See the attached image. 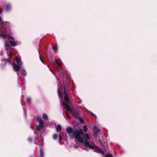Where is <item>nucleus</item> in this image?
<instances>
[{
	"instance_id": "obj_43",
	"label": "nucleus",
	"mask_w": 157,
	"mask_h": 157,
	"mask_svg": "<svg viewBox=\"0 0 157 157\" xmlns=\"http://www.w3.org/2000/svg\"><path fill=\"white\" fill-rule=\"evenodd\" d=\"M31 128L32 129H33V127H31Z\"/></svg>"
},
{
	"instance_id": "obj_28",
	"label": "nucleus",
	"mask_w": 157,
	"mask_h": 157,
	"mask_svg": "<svg viewBox=\"0 0 157 157\" xmlns=\"http://www.w3.org/2000/svg\"><path fill=\"white\" fill-rule=\"evenodd\" d=\"M53 138L54 140H56L58 138V135L57 134H54Z\"/></svg>"
},
{
	"instance_id": "obj_20",
	"label": "nucleus",
	"mask_w": 157,
	"mask_h": 157,
	"mask_svg": "<svg viewBox=\"0 0 157 157\" xmlns=\"http://www.w3.org/2000/svg\"><path fill=\"white\" fill-rule=\"evenodd\" d=\"M43 118L45 120H47L48 119V117L47 115L45 113H44L43 114Z\"/></svg>"
},
{
	"instance_id": "obj_19",
	"label": "nucleus",
	"mask_w": 157,
	"mask_h": 157,
	"mask_svg": "<svg viewBox=\"0 0 157 157\" xmlns=\"http://www.w3.org/2000/svg\"><path fill=\"white\" fill-rule=\"evenodd\" d=\"M43 128L42 126L38 125L36 126V129L37 131H40L42 130Z\"/></svg>"
},
{
	"instance_id": "obj_13",
	"label": "nucleus",
	"mask_w": 157,
	"mask_h": 157,
	"mask_svg": "<svg viewBox=\"0 0 157 157\" xmlns=\"http://www.w3.org/2000/svg\"><path fill=\"white\" fill-rule=\"evenodd\" d=\"M16 60L17 63V64H19L20 65H22V62L21 61V60L20 59H19L18 58L16 57Z\"/></svg>"
},
{
	"instance_id": "obj_38",
	"label": "nucleus",
	"mask_w": 157,
	"mask_h": 157,
	"mask_svg": "<svg viewBox=\"0 0 157 157\" xmlns=\"http://www.w3.org/2000/svg\"><path fill=\"white\" fill-rule=\"evenodd\" d=\"M90 114H91V116H94L95 115H94V114L93 113H92V112H90Z\"/></svg>"
},
{
	"instance_id": "obj_24",
	"label": "nucleus",
	"mask_w": 157,
	"mask_h": 157,
	"mask_svg": "<svg viewBox=\"0 0 157 157\" xmlns=\"http://www.w3.org/2000/svg\"><path fill=\"white\" fill-rule=\"evenodd\" d=\"M26 101L27 102L30 103H31V99L30 98L27 97L26 98Z\"/></svg>"
},
{
	"instance_id": "obj_27",
	"label": "nucleus",
	"mask_w": 157,
	"mask_h": 157,
	"mask_svg": "<svg viewBox=\"0 0 157 157\" xmlns=\"http://www.w3.org/2000/svg\"><path fill=\"white\" fill-rule=\"evenodd\" d=\"M40 59L41 61L44 64H45V62H44V60L43 59L42 57L40 56H39Z\"/></svg>"
},
{
	"instance_id": "obj_15",
	"label": "nucleus",
	"mask_w": 157,
	"mask_h": 157,
	"mask_svg": "<svg viewBox=\"0 0 157 157\" xmlns=\"http://www.w3.org/2000/svg\"><path fill=\"white\" fill-rule=\"evenodd\" d=\"M34 142L36 144H38L39 143V137L36 136L34 139Z\"/></svg>"
},
{
	"instance_id": "obj_23",
	"label": "nucleus",
	"mask_w": 157,
	"mask_h": 157,
	"mask_svg": "<svg viewBox=\"0 0 157 157\" xmlns=\"http://www.w3.org/2000/svg\"><path fill=\"white\" fill-rule=\"evenodd\" d=\"M5 45L6 47L5 49L6 50L9 49L10 47V46L9 44L7 42H6Z\"/></svg>"
},
{
	"instance_id": "obj_22",
	"label": "nucleus",
	"mask_w": 157,
	"mask_h": 157,
	"mask_svg": "<svg viewBox=\"0 0 157 157\" xmlns=\"http://www.w3.org/2000/svg\"><path fill=\"white\" fill-rule=\"evenodd\" d=\"M52 49L54 51H56L57 50V47L56 45H54L52 46Z\"/></svg>"
},
{
	"instance_id": "obj_2",
	"label": "nucleus",
	"mask_w": 157,
	"mask_h": 157,
	"mask_svg": "<svg viewBox=\"0 0 157 157\" xmlns=\"http://www.w3.org/2000/svg\"><path fill=\"white\" fill-rule=\"evenodd\" d=\"M66 79V82L65 83V84L64 86V100L67 103H69L70 101L69 97L68 95V93L70 91L69 86L70 84L69 82L67 81V79H69V77L67 76Z\"/></svg>"
},
{
	"instance_id": "obj_39",
	"label": "nucleus",
	"mask_w": 157,
	"mask_h": 157,
	"mask_svg": "<svg viewBox=\"0 0 157 157\" xmlns=\"http://www.w3.org/2000/svg\"><path fill=\"white\" fill-rule=\"evenodd\" d=\"M34 133L36 134L37 135V136L38 134L37 132H36V131H35L34 132Z\"/></svg>"
},
{
	"instance_id": "obj_6",
	"label": "nucleus",
	"mask_w": 157,
	"mask_h": 157,
	"mask_svg": "<svg viewBox=\"0 0 157 157\" xmlns=\"http://www.w3.org/2000/svg\"><path fill=\"white\" fill-rule=\"evenodd\" d=\"M84 144L85 146H88L89 148L92 149H93L95 147V146H94L93 145L90 144V143L86 140H85Z\"/></svg>"
},
{
	"instance_id": "obj_17",
	"label": "nucleus",
	"mask_w": 157,
	"mask_h": 157,
	"mask_svg": "<svg viewBox=\"0 0 157 157\" xmlns=\"http://www.w3.org/2000/svg\"><path fill=\"white\" fill-rule=\"evenodd\" d=\"M39 125L40 126H42V127H44V122L42 121V120H40V121H39Z\"/></svg>"
},
{
	"instance_id": "obj_8",
	"label": "nucleus",
	"mask_w": 157,
	"mask_h": 157,
	"mask_svg": "<svg viewBox=\"0 0 157 157\" xmlns=\"http://www.w3.org/2000/svg\"><path fill=\"white\" fill-rule=\"evenodd\" d=\"M6 24V23L3 22L1 17L0 16V25L1 26V27L5 29L6 27L5 25Z\"/></svg>"
},
{
	"instance_id": "obj_31",
	"label": "nucleus",
	"mask_w": 157,
	"mask_h": 157,
	"mask_svg": "<svg viewBox=\"0 0 157 157\" xmlns=\"http://www.w3.org/2000/svg\"><path fill=\"white\" fill-rule=\"evenodd\" d=\"M79 120L81 123H83L84 122V120L81 117H78Z\"/></svg>"
},
{
	"instance_id": "obj_41",
	"label": "nucleus",
	"mask_w": 157,
	"mask_h": 157,
	"mask_svg": "<svg viewBox=\"0 0 157 157\" xmlns=\"http://www.w3.org/2000/svg\"><path fill=\"white\" fill-rule=\"evenodd\" d=\"M12 56V54L10 52V57H11Z\"/></svg>"
},
{
	"instance_id": "obj_36",
	"label": "nucleus",
	"mask_w": 157,
	"mask_h": 157,
	"mask_svg": "<svg viewBox=\"0 0 157 157\" xmlns=\"http://www.w3.org/2000/svg\"><path fill=\"white\" fill-rule=\"evenodd\" d=\"M8 62L9 63H10V59H7L6 60V62L7 63V62Z\"/></svg>"
},
{
	"instance_id": "obj_9",
	"label": "nucleus",
	"mask_w": 157,
	"mask_h": 157,
	"mask_svg": "<svg viewBox=\"0 0 157 157\" xmlns=\"http://www.w3.org/2000/svg\"><path fill=\"white\" fill-rule=\"evenodd\" d=\"M100 132V130L97 127H95L94 128V135H97Z\"/></svg>"
},
{
	"instance_id": "obj_35",
	"label": "nucleus",
	"mask_w": 157,
	"mask_h": 157,
	"mask_svg": "<svg viewBox=\"0 0 157 157\" xmlns=\"http://www.w3.org/2000/svg\"><path fill=\"white\" fill-rule=\"evenodd\" d=\"M100 153L103 156H104L105 155V153L102 150H101V151H100Z\"/></svg>"
},
{
	"instance_id": "obj_10",
	"label": "nucleus",
	"mask_w": 157,
	"mask_h": 157,
	"mask_svg": "<svg viewBox=\"0 0 157 157\" xmlns=\"http://www.w3.org/2000/svg\"><path fill=\"white\" fill-rule=\"evenodd\" d=\"M63 88V86L61 85L60 86L59 88H58V96L59 97H62V94L61 91V90Z\"/></svg>"
},
{
	"instance_id": "obj_18",
	"label": "nucleus",
	"mask_w": 157,
	"mask_h": 157,
	"mask_svg": "<svg viewBox=\"0 0 157 157\" xmlns=\"http://www.w3.org/2000/svg\"><path fill=\"white\" fill-rule=\"evenodd\" d=\"M40 157H44V154L42 148L40 149Z\"/></svg>"
},
{
	"instance_id": "obj_42",
	"label": "nucleus",
	"mask_w": 157,
	"mask_h": 157,
	"mask_svg": "<svg viewBox=\"0 0 157 157\" xmlns=\"http://www.w3.org/2000/svg\"><path fill=\"white\" fill-rule=\"evenodd\" d=\"M30 157H34L33 156H30Z\"/></svg>"
},
{
	"instance_id": "obj_14",
	"label": "nucleus",
	"mask_w": 157,
	"mask_h": 157,
	"mask_svg": "<svg viewBox=\"0 0 157 157\" xmlns=\"http://www.w3.org/2000/svg\"><path fill=\"white\" fill-rule=\"evenodd\" d=\"M4 9L5 10H8L10 8V6L8 4H6L3 7Z\"/></svg>"
},
{
	"instance_id": "obj_1",
	"label": "nucleus",
	"mask_w": 157,
	"mask_h": 157,
	"mask_svg": "<svg viewBox=\"0 0 157 157\" xmlns=\"http://www.w3.org/2000/svg\"><path fill=\"white\" fill-rule=\"evenodd\" d=\"M84 134V133L82 129H76L74 130L73 133L69 135V136L70 137H75V139H78V142L83 143L84 142V138L82 137L81 136L83 135Z\"/></svg>"
},
{
	"instance_id": "obj_3",
	"label": "nucleus",
	"mask_w": 157,
	"mask_h": 157,
	"mask_svg": "<svg viewBox=\"0 0 157 157\" xmlns=\"http://www.w3.org/2000/svg\"><path fill=\"white\" fill-rule=\"evenodd\" d=\"M64 101L62 102V105L63 106L64 108L67 111H71L73 116L75 118H77L80 115L79 111L74 109H71L70 106Z\"/></svg>"
},
{
	"instance_id": "obj_16",
	"label": "nucleus",
	"mask_w": 157,
	"mask_h": 157,
	"mask_svg": "<svg viewBox=\"0 0 157 157\" xmlns=\"http://www.w3.org/2000/svg\"><path fill=\"white\" fill-rule=\"evenodd\" d=\"M21 74L22 75L25 76L27 75V73L25 69H22L21 71Z\"/></svg>"
},
{
	"instance_id": "obj_11",
	"label": "nucleus",
	"mask_w": 157,
	"mask_h": 157,
	"mask_svg": "<svg viewBox=\"0 0 157 157\" xmlns=\"http://www.w3.org/2000/svg\"><path fill=\"white\" fill-rule=\"evenodd\" d=\"M95 148L94 150V151L100 153L101 149L96 145H95Z\"/></svg>"
},
{
	"instance_id": "obj_5",
	"label": "nucleus",
	"mask_w": 157,
	"mask_h": 157,
	"mask_svg": "<svg viewBox=\"0 0 157 157\" xmlns=\"http://www.w3.org/2000/svg\"><path fill=\"white\" fill-rule=\"evenodd\" d=\"M12 65L14 70L15 71H18L20 70V66L21 65L19 64L16 65V64L14 63H13Z\"/></svg>"
},
{
	"instance_id": "obj_26",
	"label": "nucleus",
	"mask_w": 157,
	"mask_h": 157,
	"mask_svg": "<svg viewBox=\"0 0 157 157\" xmlns=\"http://www.w3.org/2000/svg\"><path fill=\"white\" fill-rule=\"evenodd\" d=\"M83 128L84 131L85 132H87V131L88 130V128H87V126L86 125H83Z\"/></svg>"
},
{
	"instance_id": "obj_7",
	"label": "nucleus",
	"mask_w": 157,
	"mask_h": 157,
	"mask_svg": "<svg viewBox=\"0 0 157 157\" xmlns=\"http://www.w3.org/2000/svg\"><path fill=\"white\" fill-rule=\"evenodd\" d=\"M74 130H73V129L70 127H68L66 129L67 132L69 136L71 134V133H73Z\"/></svg>"
},
{
	"instance_id": "obj_40",
	"label": "nucleus",
	"mask_w": 157,
	"mask_h": 157,
	"mask_svg": "<svg viewBox=\"0 0 157 157\" xmlns=\"http://www.w3.org/2000/svg\"><path fill=\"white\" fill-rule=\"evenodd\" d=\"M2 10L1 8L0 7V13H2Z\"/></svg>"
},
{
	"instance_id": "obj_21",
	"label": "nucleus",
	"mask_w": 157,
	"mask_h": 157,
	"mask_svg": "<svg viewBox=\"0 0 157 157\" xmlns=\"http://www.w3.org/2000/svg\"><path fill=\"white\" fill-rule=\"evenodd\" d=\"M90 136L88 133H86L85 135V139L86 140H89L90 139Z\"/></svg>"
},
{
	"instance_id": "obj_4",
	"label": "nucleus",
	"mask_w": 157,
	"mask_h": 157,
	"mask_svg": "<svg viewBox=\"0 0 157 157\" xmlns=\"http://www.w3.org/2000/svg\"><path fill=\"white\" fill-rule=\"evenodd\" d=\"M7 39L12 46H15L17 45V43L14 41L13 38L12 37L9 36L7 37Z\"/></svg>"
},
{
	"instance_id": "obj_30",
	"label": "nucleus",
	"mask_w": 157,
	"mask_h": 157,
	"mask_svg": "<svg viewBox=\"0 0 157 157\" xmlns=\"http://www.w3.org/2000/svg\"><path fill=\"white\" fill-rule=\"evenodd\" d=\"M105 156H107V157H113V155L111 154H107Z\"/></svg>"
},
{
	"instance_id": "obj_37",
	"label": "nucleus",
	"mask_w": 157,
	"mask_h": 157,
	"mask_svg": "<svg viewBox=\"0 0 157 157\" xmlns=\"http://www.w3.org/2000/svg\"><path fill=\"white\" fill-rule=\"evenodd\" d=\"M37 119L39 121H40V120H42L41 118L39 116H38L37 117Z\"/></svg>"
},
{
	"instance_id": "obj_33",
	"label": "nucleus",
	"mask_w": 157,
	"mask_h": 157,
	"mask_svg": "<svg viewBox=\"0 0 157 157\" xmlns=\"http://www.w3.org/2000/svg\"><path fill=\"white\" fill-rule=\"evenodd\" d=\"M98 141H99V143L100 144H101V146H103L104 145V144L102 143V141H101L100 139H99Z\"/></svg>"
},
{
	"instance_id": "obj_12",
	"label": "nucleus",
	"mask_w": 157,
	"mask_h": 157,
	"mask_svg": "<svg viewBox=\"0 0 157 157\" xmlns=\"http://www.w3.org/2000/svg\"><path fill=\"white\" fill-rule=\"evenodd\" d=\"M56 128L57 132H60L62 129L61 126L59 124H58L57 126H56Z\"/></svg>"
},
{
	"instance_id": "obj_34",
	"label": "nucleus",
	"mask_w": 157,
	"mask_h": 157,
	"mask_svg": "<svg viewBox=\"0 0 157 157\" xmlns=\"http://www.w3.org/2000/svg\"><path fill=\"white\" fill-rule=\"evenodd\" d=\"M28 139V140L30 142H32L33 140V138L30 137H29Z\"/></svg>"
},
{
	"instance_id": "obj_32",
	"label": "nucleus",
	"mask_w": 157,
	"mask_h": 157,
	"mask_svg": "<svg viewBox=\"0 0 157 157\" xmlns=\"http://www.w3.org/2000/svg\"><path fill=\"white\" fill-rule=\"evenodd\" d=\"M62 140V137L61 135L59 134V142H60Z\"/></svg>"
},
{
	"instance_id": "obj_25",
	"label": "nucleus",
	"mask_w": 157,
	"mask_h": 157,
	"mask_svg": "<svg viewBox=\"0 0 157 157\" xmlns=\"http://www.w3.org/2000/svg\"><path fill=\"white\" fill-rule=\"evenodd\" d=\"M67 111L66 110L65 111V113L66 114V116H67V117L69 119H70L71 118H70V116H69V115L68 113L67 112Z\"/></svg>"
},
{
	"instance_id": "obj_44",
	"label": "nucleus",
	"mask_w": 157,
	"mask_h": 157,
	"mask_svg": "<svg viewBox=\"0 0 157 157\" xmlns=\"http://www.w3.org/2000/svg\"><path fill=\"white\" fill-rule=\"evenodd\" d=\"M105 157H107V156H105Z\"/></svg>"
},
{
	"instance_id": "obj_29",
	"label": "nucleus",
	"mask_w": 157,
	"mask_h": 157,
	"mask_svg": "<svg viewBox=\"0 0 157 157\" xmlns=\"http://www.w3.org/2000/svg\"><path fill=\"white\" fill-rule=\"evenodd\" d=\"M1 36L4 39L7 37V36L6 34H2L1 35Z\"/></svg>"
}]
</instances>
